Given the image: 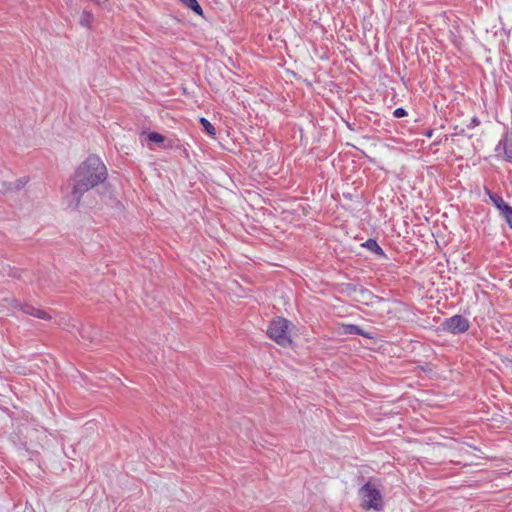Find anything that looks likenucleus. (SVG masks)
Returning <instances> with one entry per match:
<instances>
[{"mask_svg": "<svg viewBox=\"0 0 512 512\" xmlns=\"http://www.w3.org/2000/svg\"><path fill=\"white\" fill-rule=\"evenodd\" d=\"M191 10L194 11L197 15L203 14V9L201 8L198 2L192 7Z\"/></svg>", "mask_w": 512, "mask_h": 512, "instance_id": "obj_17", "label": "nucleus"}, {"mask_svg": "<svg viewBox=\"0 0 512 512\" xmlns=\"http://www.w3.org/2000/svg\"><path fill=\"white\" fill-rule=\"evenodd\" d=\"M359 496L365 509L380 510L382 508V496L370 483H366L359 489Z\"/></svg>", "mask_w": 512, "mask_h": 512, "instance_id": "obj_3", "label": "nucleus"}, {"mask_svg": "<svg viewBox=\"0 0 512 512\" xmlns=\"http://www.w3.org/2000/svg\"><path fill=\"white\" fill-rule=\"evenodd\" d=\"M15 302V307H18L21 311H23L25 314L31 315L33 317L43 319V320H50L51 316L44 311L43 309L33 306L31 304H21L17 300Z\"/></svg>", "mask_w": 512, "mask_h": 512, "instance_id": "obj_6", "label": "nucleus"}, {"mask_svg": "<svg viewBox=\"0 0 512 512\" xmlns=\"http://www.w3.org/2000/svg\"><path fill=\"white\" fill-rule=\"evenodd\" d=\"M107 170L101 159L95 155L89 156L79 165L72 178L71 200L68 205L73 208L79 206L85 192L104 182Z\"/></svg>", "mask_w": 512, "mask_h": 512, "instance_id": "obj_1", "label": "nucleus"}, {"mask_svg": "<svg viewBox=\"0 0 512 512\" xmlns=\"http://www.w3.org/2000/svg\"><path fill=\"white\" fill-rule=\"evenodd\" d=\"M200 124L209 135L214 136L216 134L214 126L206 118H200Z\"/></svg>", "mask_w": 512, "mask_h": 512, "instance_id": "obj_10", "label": "nucleus"}, {"mask_svg": "<svg viewBox=\"0 0 512 512\" xmlns=\"http://www.w3.org/2000/svg\"><path fill=\"white\" fill-rule=\"evenodd\" d=\"M343 332L345 334H349V335H360V336H363L368 339L374 338V334L372 332L365 331L358 325H354V324H344Z\"/></svg>", "mask_w": 512, "mask_h": 512, "instance_id": "obj_8", "label": "nucleus"}, {"mask_svg": "<svg viewBox=\"0 0 512 512\" xmlns=\"http://www.w3.org/2000/svg\"><path fill=\"white\" fill-rule=\"evenodd\" d=\"M291 323L285 318L278 317L271 321L267 334L277 344L287 347L291 344V335L289 331Z\"/></svg>", "mask_w": 512, "mask_h": 512, "instance_id": "obj_2", "label": "nucleus"}, {"mask_svg": "<svg viewBox=\"0 0 512 512\" xmlns=\"http://www.w3.org/2000/svg\"><path fill=\"white\" fill-rule=\"evenodd\" d=\"M393 115H394V117H396V118H401V117L406 116V115H407V112H406V110H405V109H403V108H397V109H395V110H394Z\"/></svg>", "mask_w": 512, "mask_h": 512, "instance_id": "obj_15", "label": "nucleus"}, {"mask_svg": "<svg viewBox=\"0 0 512 512\" xmlns=\"http://www.w3.org/2000/svg\"><path fill=\"white\" fill-rule=\"evenodd\" d=\"M363 246L371 250L372 252L384 256V252L382 248L378 245V243L373 239H368Z\"/></svg>", "mask_w": 512, "mask_h": 512, "instance_id": "obj_9", "label": "nucleus"}, {"mask_svg": "<svg viewBox=\"0 0 512 512\" xmlns=\"http://www.w3.org/2000/svg\"><path fill=\"white\" fill-rule=\"evenodd\" d=\"M503 151L504 160L512 163V141L507 136H503L502 139L496 145L495 151Z\"/></svg>", "mask_w": 512, "mask_h": 512, "instance_id": "obj_7", "label": "nucleus"}, {"mask_svg": "<svg viewBox=\"0 0 512 512\" xmlns=\"http://www.w3.org/2000/svg\"><path fill=\"white\" fill-rule=\"evenodd\" d=\"M473 123H474L475 125H478V124H479V121H478L476 118H474V119H473Z\"/></svg>", "mask_w": 512, "mask_h": 512, "instance_id": "obj_21", "label": "nucleus"}, {"mask_svg": "<svg viewBox=\"0 0 512 512\" xmlns=\"http://www.w3.org/2000/svg\"><path fill=\"white\" fill-rule=\"evenodd\" d=\"M2 185H3V189H2L3 192L16 191L15 188H14V183L13 182H3Z\"/></svg>", "mask_w": 512, "mask_h": 512, "instance_id": "obj_14", "label": "nucleus"}, {"mask_svg": "<svg viewBox=\"0 0 512 512\" xmlns=\"http://www.w3.org/2000/svg\"><path fill=\"white\" fill-rule=\"evenodd\" d=\"M361 293L362 295L365 297V298H371L372 297V294L366 290H361Z\"/></svg>", "mask_w": 512, "mask_h": 512, "instance_id": "obj_19", "label": "nucleus"}, {"mask_svg": "<svg viewBox=\"0 0 512 512\" xmlns=\"http://www.w3.org/2000/svg\"><path fill=\"white\" fill-rule=\"evenodd\" d=\"M485 192L489 196L491 202L500 211L504 218H506L507 215L512 213V206L508 205L500 195L493 193L488 188H485Z\"/></svg>", "mask_w": 512, "mask_h": 512, "instance_id": "obj_5", "label": "nucleus"}, {"mask_svg": "<svg viewBox=\"0 0 512 512\" xmlns=\"http://www.w3.org/2000/svg\"><path fill=\"white\" fill-rule=\"evenodd\" d=\"M442 328L453 334L464 333L469 329V321L462 315H454L443 321Z\"/></svg>", "mask_w": 512, "mask_h": 512, "instance_id": "obj_4", "label": "nucleus"}, {"mask_svg": "<svg viewBox=\"0 0 512 512\" xmlns=\"http://www.w3.org/2000/svg\"><path fill=\"white\" fill-rule=\"evenodd\" d=\"M92 20H93L92 13H90L88 11H83V13L80 17V24L84 27H89Z\"/></svg>", "mask_w": 512, "mask_h": 512, "instance_id": "obj_11", "label": "nucleus"}, {"mask_svg": "<svg viewBox=\"0 0 512 512\" xmlns=\"http://www.w3.org/2000/svg\"><path fill=\"white\" fill-rule=\"evenodd\" d=\"M80 334H81V337H82V338H85V337H86V335H85V329H84V328H82V330L80 331Z\"/></svg>", "mask_w": 512, "mask_h": 512, "instance_id": "obj_20", "label": "nucleus"}, {"mask_svg": "<svg viewBox=\"0 0 512 512\" xmlns=\"http://www.w3.org/2000/svg\"><path fill=\"white\" fill-rule=\"evenodd\" d=\"M505 220L507 221V223L509 224V226L512 228V213L507 215V217L505 218Z\"/></svg>", "mask_w": 512, "mask_h": 512, "instance_id": "obj_18", "label": "nucleus"}, {"mask_svg": "<svg viewBox=\"0 0 512 512\" xmlns=\"http://www.w3.org/2000/svg\"><path fill=\"white\" fill-rule=\"evenodd\" d=\"M13 183H14L15 190L18 191L26 185L27 181L25 180V178H20V179H17Z\"/></svg>", "mask_w": 512, "mask_h": 512, "instance_id": "obj_13", "label": "nucleus"}, {"mask_svg": "<svg viewBox=\"0 0 512 512\" xmlns=\"http://www.w3.org/2000/svg\"><path fill=\"white\" fill-rule=\"evenodd\" d=\"M186 7L192 9V7L197 3V0H180Z\"/></svg>", "mask_w": 512, "mask_h": 512, "instance_id": "obj_16", "label": "nucleus"}, {"mask_svg": "<svg viewBox=\"0 0 512 512\" xmlns=\"http://www.w3.org/2000/svg\"><path fill=\"white\" fill-rule=\"evenodd\" d=\"M148 140L150 142L161 143L164 141V136L156 132H151L148 134Z\"/></svg>", "mask_w": 512, "mask_h": 512, "instance_id": "obj_12", "label": "nucleus"}]
</instances>
